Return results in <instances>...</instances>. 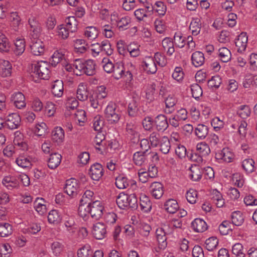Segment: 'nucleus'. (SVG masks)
Returning <instances> with one entry per match:
<instances>
[{
  "label": "nucleus",
  "instance_id": "nucleus-1",
  "mask_svg": "<svg viewBox=\"0 0 257 257\" xmlns=\"http://www.w3.org/2000/svg\"><path fill=\"white\" fill-rule=\"evenodd\" d=\"M96 64L93 60L89 59L84 61L82 59H76L73 63L75 68L74 72L77 75L80 76L85 74L88 76H92L95 74Z\"/></svg>",
  "mask_w": 257,
  "mask_h": 257
},
{
  "label": "nucleus",
  "instance_id": "nucleus-2",
  "mask_svg": "<svg viewBox=\"0 0 257 257\" xmlns=\"http://www.w3.org/2000/svg\"><path fill=\"white\" fill-rule=\"evenodd\" d=\"M50 65L46 61H39L32 64L31 76L41 79H48Z\"/></svg>",
  "mask_w": 257,
  "mask_h": 257
},
{
  "label": "nucleus",
  "instance_id": "nucleus-3",
  "mask_svg": "<svg viewBox=\"0 0 257 257\" xmlns=\"http://www.w3.org/2000/svg\"><path fill=\"white\" fill-rule=\"evenodd\" d=\"M116 105L110 102L105 109V117L110 123L117 122L120 119V114L118 110H116Z\"/></svg>",
  "mask_w": 257,
  "mask_h": 257
},
{
  "label": "nucleus",
  "instance_id": "nucleus-4",
  "mask_svg": "<svg viewBox=\"0 0 257 257\" xmlns=\"http://www.w3.org/2000/svg\"><path fill=\"white\" fill-rule=\"evenodd\" d=\"M30 48L31 53L35 56H40L44 53L45 48L43 42L39 37H30Z\"/></svg>",
  "mask_w": 257,
  "mask_h": 257
},
{
  "label": "nucleus",
  "instance_id": "nucleus-5",
  "mask_svg": "<svg viewBox=\"0 0 257 257\" xmlns=\"http://www.w3.org/2000/svg\"><path fill=\"white\" fill-rule=\"evenodd\" d=\"M89 211L91 217L95 220L99 219L102 216L104 206L101 202L96 200L89 202Z\"/></svg>",
  "mask_w": 257,
  "mask_h": 257
},
{
  "label": "nucleus",
  "instance_id": "nucleus-6",
  "mask_svg": "<svg viewBox=\"0 0 257 257\" xmlns=\"http://www.w3.org/2000/svg\"><path fill=\"white\" fill-rule=\"evenodd\" d=\"M65 192L72 198L76 197L79 192V185L76 179L71 178L66 182Z\"/></svg>",
  "mask_w": 257,
  "mask_h": 257
},
{
  "label": "nucleus",
  "instance_id": "nucleus-7",
  "mask_svg": "<svg viewBox=\"0 0 257 257\" xmlns=\"http://www.w3.org/2000/svg\"><path fill=\"white\" fill-rule=\"evenodd\" d=\"M154 122L158 132H164L169 126L167 116L164 114H159L155 117Z\"/></svg>",
  "mask_w": 257,
  "mask_h": 257
},
{
  "label": "nucleus",
  "instance_id": "nucleus-8",
  "mask_svg": "<svg viewBox=\"0 0 257 257\" xmlns=\"http://www.w3.org/2000/svg\"><path fill=\"white\" fill-rule=\"evenodd\" d=\"M30 28V37H39L41 32V24L38 19L34 16H31L28 20Z\"/></svg>",
  "mask_w": 257,
  "mask_h": 257
},
{
  "label": "nucleus",
  "instance_id": "nucleus-9",
  "mask_svg": "<svg viewBox=\"0 0 257 257\" xmlns=\"http://www.w3.org/2000/svg\"><path fill=\"white\" fill-rule=\"evenodd\" d=\"M92 234L96 239H102L107 234L106 225L100 222L95 223L93 225Z\"/></svg>",
  "mask_w": 257,
  "mask_h": 257
},
{
  "label": "nucleus",
  "instance_id": "nucleus-10",
  "mask_svg": "<svg viewBox=\"0 0 257 257\" xmlns=\"http://www.w3.org/2000/svg\"><path fill=\"white\" fill-rule=\"evenodd\" d=\"M142 66L148 74H155L157 71V64L151 57L146 58L142 62Z\"/></svg>",
  "mask_w": 257,
  "mask_h": 257
},
{
  "label": "nucleus",
  "instance_id": "nucleus-11",
  "mask_svg": "<svg viewBox=\"0 0 257 257\" xmlns=\"http://www.w3.org/2000/svg\"><path fill=\"white\" fill-rule=\"evenodd\" d=\"M102 166L98 163L93 164L89 169V174L93 180L98 181L103 175Z\"/></svg>",
  "mask_w": 257,
  "mask_h": 257
},
{
  "label": "nucleus",
  "instance_id": "nucleus-12",
  "mask_svg": "<svg viewBox=\"0 0 257 257\" xmlns=\"http://www.w3.org/2000/svg\"><path fill=\"white\" fill-rule=\"evenodd\" d=\"M11 100L14 105L18 109H22L26 106L25 95L21 92L13 93L11 97Z\"/></svg>",
  "mask_w": 257,
  "mask_h": 257
},
{
  "label": "nucleus",
  "instance_id": "nucleus-13",
  "mask_svg": "<svg viewBox=\"0 0 257 257\" xmlns=\"http://www.w3.org/2000/svg\"><path fill=\"white\" fill-rule=\"evenodd\" d=\"M6 122L10 129H16L20 125L21 117L18 114L12 113L7 116Z\"/></svg>",
  "mask_w": 257,
  "mask_h": 257
},
{
  "label": "nucleus",
  "instance_id": "nucleus-14",
  "mask_svg": "<svg viewBox=\"0 0 257 257\" xmlns=\"http://www.w3.org/2000/svg\"><path fill=\"white\" fill-rule=\"evenodd\" d=\"M248 38L246 33H241L235 40V46L238 52L242 53L247 46Z\"/></svg>",
  "mask_w": 257,
  "mask_h": 257
},
{
  "label": "nucleus",
  "instance_id": "nucleus-15",
  "mask_svg": "<svg viewBox=\"0 0 257 257\" xmlns=\"http://www.w3.org/2000/svg\"><path fill=\"white\" fill-rule=\"evenodd\" d=\"M150 191L153 197L159 199L164 194L163 185L160 182H155L150 186Z\"/></svg>",
  "mask_w": 257,
  "mask_h": 257
},
{
  "label": "nucleus",
  "instance_id": "nucleus-16",
  "mask_svg": "<svg viewBox=\"0 0 257 257\" xmlns=\"http://www.w3.org/2000/svg\"><path fill=\"white\" fill-rule=\"evenodd\" d=\"M75 52L78 54H84L89 49L88 44L84 39H76L74 41Z\"/></svg>",
  "mask_w": 257,
  "mask_h": 257
},
{
  "label": "nucleus",
  "instance_id": "nucleus-17",
  "mask_svg": "<svg viewBox=\"0 0 257 257\" xmlns=\"http://www.w3.org/2000/svg\"><path fill=\"white\" fill-rule=\"evenodd\" d=\"M191 227L196 232H203L208 228L206 222L201 218H196L191 223Z\"/></svg>",
  "mask_w": 257,
  "mask_h": 257
},
{
  "label": "nucleus",
  "instance_id": "nucleus-18",
  "mask_svg": "<svg viewBox=\"0 0 257 257\" xmlns=\"http://www.w3.org/2000/svg\"><path fill=\"white\" fill-rule=\"evenodd\" d=\"M218 159H221L226 163L233 161L234 155L228 148H223L217 155Z\"/></svg>",
  "mask_w": 257,
  "mask_h": 257
},
{
  "label": "nucleus",
  "instance_id": "nucleus-19",
  "mask_svg": "<svg viewBox=\"0 0 257 257\" xmlns=\"http://www.w3.org/2000/svg\"><path fill=\"white\" fill-rule=\"evenodd\" d=\"M189 173V178L193 181H198L201 179L202 170L198 165H191Z\"/></svg>",
  "mask_w": 257,
  "mask_h": 257
},
{
  "label": "nucleus",
  "instance_id": "nucleus-20",
  "mask_svg": "<svg viewBox=\"0 0 257 257\" xmlns=\"http://www.w3.org/2000/svg\"><path fill=\"white\" fill-rule=\"evenodd\" d=\"M140 206L141 210L147 213L152 209V203L150 198L145 194H141L140 197Z\"/></svg>",
  "mask_w": 257,
  "mask_h": 257
},
{
  "label": "nucleus",
  "instance_id": "nucleus-21",
  "mask_svg": "<svg viewBox=\"0 0 257 257\" xmlns=\"http://www.w3.org/2000/svg\"><path fill=\"white\" fill-rule=\"evenodd\" d=\"M157 239L161 248H165L167 246L166 232L163 228H158L156 231Z\"/></svg>",
  "mask_w": 257,
  "mask_h": 257
},
{
  "label": "nucleus",
  "instance_id": "nucleus-22",
  "mask_svg": "<svg viewBox=\"0 0 257 257\" xmlns=\"http://www.w3.org/2000/svg\"><path fill=\"white\" fill-rule=\"evenodd\" d=\"M3 184L8 189L18 188L19 186L18 180L14 177L6 176L2 181Z\"/></svg>",
  "mask_w": 257,
  "mask_h": 257
},
{
  "label": "nucleus",
  "instance_id": "nucleus-23",
  "mask_svg": "<svg viewBox=\"0 0 257 257\" xmlns=\"http://www.w3.org/2000/svg\"><path fill=\"white\" fill-rule=\"evenodd\" d=\"M62 157L58 153H52L48 161V166L50 169H54L58 167L61 162Z\"/></svg>",
  "mask_w": 257,
  "mask_h": 257
},
{
  "label": "nucleus",
  "instance_id": "nucleus-24",
  "mask_svg": "<svg viewBox=\"0 0 257 257\" xmlns=\"http://www.w3.org/2000/svg\"><path fill=\"white\" fill-rule=\"evenodd\" d=\"M66 24L64 26L71 33H75L78 30V22L73 16L68 17L65 19Z\"/></svg>",
  "mask_w": 257,
  "mask_h": 257
},
{
  "label": "nucleus",
  "instance_id": "nucleus-25",
  "mask_svg": "<svg viewBox=\"0 0 257 257\" xmlns=\"http://www.w3.org/2000/svg\"><path fill=\"white\" fill-rule=\"evenodd\" d=\"M192 64L196 67L202 66L205 61L204 54L200 51L194 52L191 56Z\"/></svg>",
  "mask_w": 257,
  "mask_h": 257
},
{
  "label": "nucleus",
  "instance_id": "nucleus-26",
  "mask_svg": "<svg viewBox=\"0 0 257 257\" xmlns=\"http://www.w3.org/2000/svg\"><path fill=\"white\" fill-rule=\"evenodd\" d=\"M162 46L167 54L171 56L175 52L174 42L171 38L166 37L162 42Z\"/></svg>",
  "mask_w": 257,
  "mask_h": 257
},
{
  "label": "nucleus",
  "instance_id": "nucleus-27",
  "mask_svg": "<svg viewBox=\"0 0 257 257\" xmlns=\"http://www.w3.org/2000/svg\"><path fill=\"white\" fill-rule=\"evenodd\" d=\"M67 50L64 49H60L56 50L52 56V64L56 65L62 61L64 58Z\"/></svg>",
  "mask_w": 257,
  "mask_h": 257
},
{
  "label": "nucleus",
  "instance_id": "nucleus-28",
  "mask_svg": "<svg viewBox=\"0 0 257 257\" xmlns=\"http://www.w3.org/2000/svg\"><path fill=\"white\" fill-rule=\"evenodd\" d=\"M1 74L3 77H8L11 75L12 72V65L7 60H1Z\"/></svg>",
  "mask_w": 257,
  "mask_h": 257
},
{
  "label": "nucleus",
  "instance_id": "nucleus-29",
  "mask_svg": "<svg viewBox=\"0 0 257 257\" xmlns=\"http://www.w3.org/2000/svg\"><path fill=\"white\" fill-rule=\"evenodd\" d=\"M77 98L80 101L86 100L88 98V92L85 83H80L76 92Z\"/></svg>",
  "mask_w": 257,
  "mask_h": 257
},
{
  "label": "nucleus",
  "instance_id": "nucleus-30",
  "mask_svg": "<svg viewBox=\"0 0 257 257\" xmlns=\"http://www.w3.org/2000/svg\"><path fill=\"white\" fill-rule=\"evenodd\" d=\"M189 29L193 36L198 35L201 29V22L200 19L194 18L191 22Z\"/></svg>",
  "mask_w": 257,
  "mask_h": 257
},
{
  "label": "nucleus",
  "instance_id": "nucleus-31",
  "mask_svg": "<svg viewBox=\"0 0 257 257\" xmlns=\"http://www.w3.org/2000/svg\"><path fill=\"white\" fill-rule=\"evenodd\" d=\"M63 83L62 80H57L54 81L52 87V93L57 97H60L63 93Z\"/></svg>",
  "mask_w": 257,
  "mask_h": 257
},
{
  "label": "nucleus",
  "instance_id": "nucleus-32",
  "mask_svg": "<svg viewBox=\"0 0 257 257\" xmlns=\"http://www.w3.org/2000/svg\"><path fill=\"white\" fill-rule=\"evenodd\" d=\"M164 208L168 213L173 214L178 209L179 205L176 200L170 199L165 203Z\"/></svg>",
  "mask_w": 257,
  "mask_h": 257
},
{
  "label": "nucleus",
  "instance_id": "nucleus-33",
  "mask_svg": "<svg viewBox=\"0 0 257 257\" xmlns=\"http://www.w3.org/2000/svg\"><path fill=\"white\" fill-rule=\"evenodd\" d=\"M195 134L198 139H204L208 134V127L203 124H198L195 128Z\"/></svg>",
  "mask_w": 257,
  "mask_h": 257
},
{
  "label": "nucleus",
  "instance_id": "nucleus-34",
  "mask_svg": "<svg viewBox=\"0 0 257 257\" xmlns=\"http://www.w3.org/2000/svg\"><path fill=\"white\" fill-rule=\"evenodd\" d=\"M33 160L30 156H20L16 159V162L19 166L26 168L32 166Z\"/></svg>",
  "mask_w": 257,
  "mask_h": 257
},
{
  "label": "nucleus",
  "instance_id": "nucleus-35",
  "mask_svg": "<svg viewBox=\"0 0 257 257\" xmlns=\"http://www.w3.org/2000/svg\"><path fill=\"white\" fill-rule=\"evenodd\" d=\"M89 208V203H85V202L81 203L80 202L78 210L79 215L83 218V219L86 220L89 217V214H90Z\"/></svg>",
  "mask_w": 257,
  "mask_h": 257
},
{
  "label": "nucleus",
  "instance_id": "nucleus-36",
  "mask_svg": "<svg viewBox=\"0 0 257 257\" xmlns=\"http://www.w3.org/2000/svg\"><path fill=\"white\" fill-rule=\"evenodd\" d=\"M94 45L98 46V49L101 50V52H104L108 56H110L113 54V50L111 48L110 43L108 40H104L100 43H97Z\"/></svg>",
  "mask_w": 257,
  "mask_h": 257
},
{
  "label": "nucleus",
  "instance_id": "nucleus-37",
  "mask_svg": "<svg viewBox=\"0 0 257 257\" xmlns=\"http://www.w3.org/2000/svg\"><path fill=\"white\" fill-rule=\"evenodd\" d=\"M147 161L146 153L141 151L137 152L133 155V162L136 165L142 166Z\"/></svg>",
  "mask_w": 257,
  "mask_h": 257
},
{
  "label": "nucleus",
  "instance_id": "nucleus-38",
  "mask_svg": "<svg viewBox=\"0 0 257 257\" xmlns=\"http://www.w3.org/2000/svg\"><path fill=\"white\" fill-rule=\"evenodd\" d=\"M117 27L120 31H123L128 28L131 23V18L128 16L118 18L116 21Z\"/></svg>",
  "mask_w": 257,
  "mask_h": 257
},
{
  "label": "nucleus",
  "instance_id": "nucleus-39",
  "mask_svg": "<svg viewBox=\"0 0 257 257\" xmlns=\"http://www.w3.org/2000/svg\"><path fill=\"white\" fill-rule=\"evenodd\" d=\"M45 200L42 198H37L34 202V207L40 214L43 215L46 212V206Z\"/></svg>",
  "mask_w": 257,
  "mask_h": 257
},
{
  "label": "nucleus",
  "instance_id": "nucleus-40",
  "mask_svg": "<svg viewBox=\"0 0 257 257\" xmlns=\"http://www.w3.org/2000/svg\"><path fill=\"white\" fill-rule=\"evenodd\" d=\"M176 102L175 98L173 96H169L167 97L165 100L166 108L164 112L167 114L172 113L175 110L174 106Z\"/></svg>",
  "mask_w": 257,
  "mask_h": 257
},
{
  "label": "nucleus",
  "instance_id": "nucleus-41",
  "mask_svg": "<svg viewBox=\"0 0 257 257\" xmlns=\"http://www.w3.org/2000/svg\"><path fill=\"white\" fill-rule=\"evenodd\" d=\"M237 115L242 119L249 117L251 114V109L248 105H241L237 108Z\"/></svg>",
  "mask_w": 257,
  "mask_h": 257
},
{
  "label": "nucleus",
  "instance_id": "nucleus-42",
  "mask_svg": "<svg viewBox=\"0 0 257 257\" xmlns=\"http://www.w3.org/2000/svg\"><path fill=\"white\" fill-rule=\"evenodd\" d=\"M52 140L57 142L61 143L64 138V132L62 127L57 126L52 133Z\"/></svg>",
  "mask_w": 257,
  "mask_h": 257
},
{
  "label": "nucleus",
  "instance_id": "nucleus-43",
  "mask_svg": "<svg viewBox=\"0 0 257 257\" xmlns=\"http://www.w3.org/2000/svg\"><path fill=\"white\" fill-rule=\"evenodd\" d=\"M218 57L222 62H227L231 60V54L229 49L222 47L218 50Z\"/></svg>",
  "mask_w": 257,
  "mask_h": 257
},
{
  "label": "nucleus",
  "instance_id": "nucleus-44",
  "mask_svg": "<svg viewBox=\"0 0 257 257\" xmlns=\"http://www.w3.org/2000/svg\"><path fill=\"white\" fill-rule=\"evenodd\" d=\"M98 34L99 32L97 29L93 26L86 27L84 32L85 37L90 40H93L96 39Z\"/></svg>",
  "mask_w": 257,
  "mask_h": 257
},
{
  "label": "nucleus",
  "instance_id": "nucleus-45",
  "mask_svg": "<svg viewBox=\"0 0 257 257\" xmlns=\"http://www.w3.org/2000/svg\"><path fill=\"white\" fill-rule=\"evenodd\" d=\"M196 150L202 157L208 156L210 153L209 145L205 142L198 143L196 146Z\"/></svg>",
  "mask_w": 257,
  "mask_h": 257
},
{
  "label": "nucleus",
  "instance_id": "nucleus-46",
  "mask_svg": "<svg viewBox=\"0 0 257 257\" xmlns=\"http://www.w3.org/2000/svg\"><path fill=\"white\" fill-rule=\"evenodd\" d=\"M139 107L138 103L135 100H132L128 104L127 112L129 116L135 117L139 115Z\"/></svg>",
  "mask_w": 257,
  "mask_h": 257
},
{
  "label": "nucleus",
  "instance_id": "nucleus-47",
  "mask_svg": "<svg viewBox=\"0 0 257 257\" xmlns=\"http://www.w3.org/2000/svg\"><path fill=\"white\" fill-rule=\"evenodd\" d=\"M10 47L9 39L4 34L0 33V52H7L9 51Z\"/></svg>",
  "mask_w": 257,
  "mask_h": 257
},
{
  "label": "nucleus",
  "instance_id": "nucleus-48",
  "mask_svg": "<svg viewBox=\"0 0 257 257\" xmlns=\"http://www.w3.org/2000/svg\"><path fill=\"white\" fill-rule=\"evenodd\" d=\"M15 49L14 52L17 55L22 54L26 47L25 41L24 39H17L15 42Z\"/></svg>",
  "mask_w": 257,
  "mask_h": 257
},
{
  "label": "nucleus",
  "instance_id": "nucleus-49",
  "mask_svg": "<svg viewBox=\"0 0 257 257\" xmlns=\"http://www.w3.org/2000/svg\"><path fill=\"white\" fill-rule=\"evenodd\" d=\"M13 232L12 226L6 222L0 223V235L2 237H6Z\"/></svg>",
  "mask_w": 257,
  "mask_h": 257
},
{
  "label": "nucleus",
  "instance_id": "nucleus-50",
  "mask_svg": "<svg viewBox=\"0 0 257 257\" xmlns=\"http://www.w3.org/2000/svg\"><path fill=\"white\" fill-rule=\"evenodd\" d=\"M242 213L239 211H234L231 215L232 223L236 226H240L244 222Z\"/></svg>",
  "mask_w": 257,
  "mask_h": 257
},
{
  "label": "nucleus",
  "instance_id": "nucleus-51",
  "mask_svg": "<svg viewBox=\"0 0 257 257\" xmlns=\"http://www.w3.org/2000/svg\"><path fill=\"white\" fill-rule=\"evenodd\" d=\"M61 220V215L57 210H51L48 215V220L49 223L57 224Z\"/></svg>",
  "mask_w": 257,
  "mask_h": 257
},
{
  "label": "nucleus",
  "instance_id": "nucleus-52",
  "mask_svg": "<svg viewBox=\"0 0 257 257\" xmlns=\"http://www.w3.org/2000/svg\"><path fill=\"white\" fill-rule=\"evenodd\" d=\"M124 69L123 65L120 63H116L114 64V69H113V76L114 78L118 80L123 77V73H124Z\"/></svg>",
  "mask_w": 257,
  "mask_h": 257
},
{
  "label": "nucleus",
  "instance_id": "nucleus-53",
  "mask_svg": "<svg viewBox=\"0 0 257 257\" xmlns=\"http://www.w3.org/2000/svg\"><path fill=\"white\" fill-rule=\"evenodd\" d=\"M128 196L127 194L123 193H120L116 199V202L119 208L124 209L128 207L127 203Z\"/></svg>",
  "mask_w": 257,
  "mask_h": 257
},
{
  "label": "nucleus",
  "instance_id": "nucleus-54",
  "mask_svg": "<svg viewBox=\"0 0 257 257\" xmlns=\"http://www.w3.org/2000/svg\"><path fill=\"white\" fill-rule=\"evenodd\" d=\"M242 168L247 173H250L254 170V162L252 159H246L242 162Z\"/></svg>",
  "mask_w": 257,
  "mask_h": 257
},
{
  "label": "nucleus",
  "instance_id": "nucleus-55",
  "mask_svg": "<svg viewBox=\"0 0 257 257\" xmlns=\"http://www.w3.org/2000/svg\"><path fill=\"white\" fill-rule=\"evenodd\" d=\"M115 184L118 188L123 189L129 186L130 181L127 178L120 175L116 178Z\"/></svg>",
  "mask_w": 257,
  "mask_h": 257
},
{
  "label": "nucleus",
  "instance_id": "nucleus-56",
  "mask_svg": "<svg viewBox=\"0 0 257 257\" xmlns=\"http://www.w3.org/2000/svg\"><path fill=\"white\" fill-rule=\"evenodd\" d=\"M93 251L89 245H85L77 251L78 257H92Z\"/></svg>",
  "mask_w": 257,
  "mask_h": 257
},
{
  "label": "nucleus",
  "instance_id": "nucleus-57",
  "mask_svg": "<svg viewBox=\"0 0 257 257\" xmlns=\"http://www.w3.org/2000/svg\"><path fill=\"white\" fill-rule=\"evenodd\" d=\"M149 141L152 147H157L161 142L160 134L157 132H153L149 136Z\"/></svg>",
  "mask_w": 257,
  "mask_h": 257
},
{
  "label": "nucleus",
  "instance_id": "nucleus-58",
  "mask_svg": "<svg viewBox=\"0 0 257 257\" xmlns=\"http://www.w3.org/2000/svg\"><path fill=\"white\" fill-rule=\"evenodd\" d=\"M205 243L206 249L212 251L218 245V240L216 237H211L206 240Z\"/></svg>",
  "mask_w": 257,
  "mask_h": 257
},
{
  "label": "nucleus",
  "instance_id": "nucleus-59",
  "mask_svg": "<svg viewBox=\"0 0 257 257\" xmlns=\"http://www.w3.org/2000/svg\"><path fill=\"white\" fill-rule=\"evenodd\" d=\"M170 143L168 137L164 136L160 142V151L164 154L169 152L170 149Z\"/></svg>",
  "mask_w": 257,
  "mask_h": 257
},
{
  "label": "nucleus",
  "instance_id": "nucleus-60",
  "mask_svg": "<svg viewBox=\"0 0 257 257\" xmlns=\"http://www.w3.org/2000/svg\"><path fill=\"white\" fill-rule=\"evenodd\" d=\"M243 246L241 243H236L232 247V253L236 257H245V253L243 251Z\"/></svg>",
  "mask_w": 257,
  "mask_h": 257
},
{
  "label": "nucleus",
  "instance_id": "nucleus-61",
  "mask_svg": "<svg viewBox=\"0 0 257 257\" xmlns=\"http://www.w3.org/2000/svg\"><path fill=\"white\" fill-rule=\"evenodd\" d=\"M191 90L192 97L196 99L199 98L202 95V89L198 84L195 83L191 85Z\"/></svg>",
  "mask_w": 257,
  "mask_h": 257
},
{
  "label": "nucleus",
  "instance_id": "nucleus-62",
  "mask_svg": "<svg viewBox=\"0 0 257 257\" xmlns=\"http://www.w3.org/2000/svg\"><path fill=\"white\" fill-rule=\"evenodd\" d=\"M57 33L59 37L65 40L69 37L70 32L64 25H60L57 27Z\"/></svg>",
  "mask_w": 257,
  "mask_h": 257
},
{
  "label": "nucleus",
  "instance_id": "nucleus-63",
  "mask_svg": "<svg viewBox=\"0 0 257 257\" xmlns=\"http://www.w3.org/2000/svg\"><path fill=\"white\" fill-rule=\"evenodd\" d=\"M154 11L160 16H164L166 14L167 7L164 3L161 1L157 2L154 5Z\"/></svg>",
  "mask_w": 257,
  "mask_h": 257
},
{
  "label": "nucleus",
  "instance_id": "nucleus-64",
  "mask_svg": "<svg viewBox=\"0 0 257 257\" xmlns=\"http://www.w3.org/2000/svg\"><path fill=\"white\" fill-rule=\"evenodd\" d=\"M187 201L190 204H194L197 198V192L193 189H190L186 194Z\"/></svg>",
  "mask_w": 257,
  "mask_h": 257
}]
</instances>
